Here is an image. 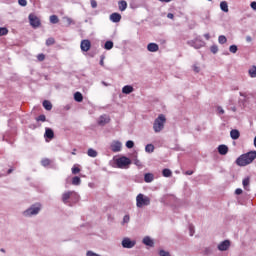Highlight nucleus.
I'll return each mask as SVG.
<instances>
[{
    "label": "nucleus",
    "instance_id": "nucleus-1",
    "mask_svg": "<svg viewBox=\"0 0 256 256\" xmlns=\"http://www.w3.org/2000/svg\"><path fill=\"white\" fill-rule=\"evenodd\" d=\"M256 159V151H250L245 154H242L240 157L236 159V165L239 167H246V165H250L252 161Z\"/></svg>",
    "mask_w": 256,
    "mask_h": 256
},
{
    "label": "nucleus",
    "instance_id": "nucleus-2",
    "mask_svg": "<svg viewBox=\"0 0 256 256\" xmlns=\"http://www.w3.org/2000/svg\"><path fill=\"white\" fill-rule=\"evenodd\" d=\"M167 121V118H165V115L160 114L153 123V130L156 133H161L162 129H165V123Z\"/></svg>",
    "mask_w": 256,
    "mask_h": 256
},
{
    "label": "nucleus",
    "instance_id": "nucleus-3",
    "mask_svg": "<svg viewBox=\"0 0 256 256\" xmlns=\"http://www.w3.org/2000/svg\"><path fill=\"white\" fill-rule=\"evenodd\" d=\"M149 205H151V198H149L148 196H145L142 193L137 195V197H136V207H138V209H141L143 207H147Z\"/></svg>",
    "mask_w": 256,
    "mask_h": 256
},
{
    "label": "nucleus",
    "instance_id": "nucleus-4",
    "mask_svg": "<svg viewBox=\"0 0 256 256\" xmlns=\"http://www.w3.org/2000/svg\"><path fill=\"white\" fill-rule=\"evenodd\" d=\"M39 211H41V204L36 203L31 205L27 210L23 212L24 217H33V215H39Z\"/></svg>",
    "mask_w": 256,
    "mask_h": 256
},
{
    "label": "nucleus",
    "instance_id": "nucleus-5",
    "mask_svg": "<svg viewBox=\"0 0 256 256\" xmlns=\"http://www.w3.org/2000/svg\"><path fill=\"white\" fill-rule=\"evenodd\" d=\"M116 165L118 169H129V165H131V159L127 156H121L116 159Z\"/></svg>",
    "mask_w": 256,
    "mask_h": 256
},
{
    "label": "nucleus",
    "instance_id": "nucleus-6",
    "mask_svg": "<svg viewBox=\"0 0 256 256\" xmlns=\"http://www.w3.org/2000/svg\"><path fill=\"white\" fill-rule=\"evenodd\" d=\"M71 197H74L76 199V201H79V195H77V193L73 192V191H68V192H64L62 194V202L65 205L69 204V199H71Z\"/></svg>",
    "mask_w": 256,
    "mask_h": 256
},
{
    "label": "nucleus",
    "instance_id": "nucleus-7",
    "mask_svg": "<svg viewBox=\"0 0 256 256\" xmlns=\"http://www.w3.org/2000/svg\"><path fill=\"white\" fill-rule=\"evenodd\" d=\"M28 19L31 27H33L34 29H37V27L41 26V20L35 14H29Z\"/></svg>",
    "mask_w": 256,
    "mask_h": 256
},
{
    "label": "nucleus",
    "instance_id": "nucleus-8",
    "mask_svg": "<svg viewBox=\"0 0 256 256\" xmlns=\"http://www.w3.org/2000/svg\"><path fill=\"white\" fill-rule=\"evenodd\" d=\"M188 45H190V47H194V49H201V47H205V41L196 38L194 40L188 41Z\"/></svg>",
    "mask_w": 256,
    "mask_h": 256
},
{
    "label": "nucleus",
    "instance_id": "nucleus-9",
    "mask_svg": "<svg viewBox=\"0 0 256 256\" xmlns=\"http://www.w3.org/2000/svg\"><path fill=\"white\" fill-rule=\"evenodd\" d=\"M135 244H136V242L129 238H124L122 240V247L124 249H133V247H135Z\"/></svg>",
    "mask_w": 256,
    "mask_h": 256
},
{
    "label": "nucleus",
    "instance_id": "nucleus-10",
    "mask_svg": "<svg viewBox=\"0 0 256 256\" xmlns=\"http://www.w3.org/2000/svg\"><path fill=\"white\" fill-rule=\"evenodd\" d=\"M229 247H231L230 240H224L220 244H218V251H228Z\"/></svg>",
    "mask_w": 256,
    "mask_h": 256
},
{
    "label": "nucleus",
    "instance_id": "nucleus-11",
    "mask_svg": "<svg viewBox=\"0 0 256 256\" xmlns=\"http://www.w3.org/2000/svg\"><path fill=\"white\" fill-rule=\"evenodd\" d=\"M80 48H81V51H84L85 53H87V51H89V49H91V41L82 40L81 44H80Z\"/></svg>",
    "mask_w": 256,
    "mask_h": 256
},
{
    "label": "nucleus",
    "instance_id": "nucleus-12",
    "mask_svg": "<svg viewBox=\"0 0 256 256\" xmlns=\"http://www.w3.org/2000/svg\"><path fill=\"white\" fill-rule=\"evenodd\" d=\"M122 144L120 141H114L112 142L110 149L113 151V153H119L121 151Z\"/></svg>",
    "mask_w": 256,
    "mask_h": 256
},
{
    "label": "nucleus",
    "instance_id": "nucleus-13",
    "mask_svg": "<svg viewBox=\"0 0 256 256\" xmlns=\"http://www.w3.org/2000/svg\"><path fill=\"white\" fill-rule=\"evenodd\" d=\"M44 137H45L46 141H47V139H49V141H51V139L55 138V132L51 128H45Z\"/></svg>",
    "mask_w": 256,
    "mask_h": 256
},
{
    "label": "nucleus",
    "instance_id": "nucleus-14",
    "mask_svg": "<svg viewBox=\"0 0 256 256\" xmlns=\"http://www.w3.org/2000/svg\"><path fill=\"white\" fill-rule=\"evenodd\" d=\"M219 155H227L229 153V147L225 144H221L217 148Z\"/></svg>",
    "mask_w": 256,
    "mask_h": 256
},
{
    "label": "nucleus",
    "instance_id": "nucleus-15",
    "mask_svg": "<svg viewBox=\"0 0 256 256\" xmlns=\"http://www.w3.org/2000/svg\"><path fill=\"white\" fill-rule=\"evenodd\" d=\"M109 121H111V119L109 118V116L107 115H101L98 119V125H101L102 127L104 125H107V123H109Z\"/></svg>",
    "mask_w": 256,
    "mask_h": 256
},
{
    "label": "nucleus",
    "instance_id": "nucleus-16",
    "mask_svg": "<svg viewBox=\"0 0 256 256\" xmlns=\"http://www.w3.org/2000/svg\"><path fill=\"white\" fill-rule=\"evenodd\" d=\"M147 50L150 52V53H157V51H159V45L157 43H149L147 45Z\"/></svg>",
    "mask_w": 256,
    "mask_h": 256
},
{
    "label": "nucleus",
    "instance_id": "nucleus-17",
    "mask_svg": "<svg viewBox=\"0 0 256 256\" xmlns=\"http://www.w3.org/2000/svg\"><path fill=\"white\" fill-rule=\"evenodd\" d=\"M110 21H112V23H119V21H121V14L114 12L110 15Z\"/></svg>",
    "mask_w": 256,
    "mask_h": 256
},
{
    "label": "nucleus",
    "instance_id": "nucleus-18",
    "mask_svg": "<svg viewBox=\"0 0 256 256\" xmlns=\"http://www.w3.org/2000/svg\"><path fill=\"white\" fill-rule=\"evenodd\" d=\"M144 181L145 183H153L155 181V175L153 173H145Z\"/></svg>",
    "mask_w": 256,
    "mask_h": 256
},
{
    "label": "nucleus",
    "instance_id": "nucleus-19",
    "mask_svg": "<svg viewBox=\"0 0 256 256\" xmlns=\"http://www.w3.org/2000/svg\"><path fill=\"white\" fill-rule=\"evenodd\" d=\"M133 91H135V89L131 85H126L122 88V93H124V95H131Z\"/></svg>",
    "mask_w": 256,
    "mask_h": 256
},
{
    "label": "nucleus",
    "instance_id": "nucleus-20",
    "mask_svg": "<svg viewBox=\"0 0 256 256\" xmlns=\"http://www.w3.org/2000/svg\"><path fill=\"white\" fill-rule=\"evenodd\" d=\"M230 137L234 141H237V139H239V137H241V133L239 132V130L233 129L230 131Z\"/></svg>",
    "mask_w": 256,
    "mask_h": 256
},
{
    "label": "nucleus",
    "instance_id": "nucleus-21",
    "mask_svg": "<svg viewBox=\"0 0 256 256\" xmlns=\"http://www.w3.org/2000/svg\"><path fill=\"white\" fill-rule=\"evenodd\" d=\"M142 243L147 247H153V245H155V242H153V240L149 236L144 237Z\"/></svg>",
    "mask_w": 256,
    "mask_h": 256
},
{
    "label": "nucleus",
    "instance_id": "nucleus-22",
    "mask_svg": "<svg viewBox=\"0 0 256 256\" xmlns=\"http://www.w3.org/2000/svg\"><path fill=\"white\" fill-rule=\"evenodd\" d=\"M42 105L46 111H51L53 109V104H51V101L49 100H44Z\"/></svg>",
    "mask_w": 256,
    "mask_h": 256
},
{
    "label": "nucleus",
    "instance_id": "nucleus-23",
    "mask_svg": "<svg viewBox=\"0 0 256 256\" xmlns=\"http://www.w3.org/2000/svg\"><path fill=\"white\" fill-rule=\"evenodd\" d=\"M220 9L221 11H223L224 13H229V5L227 4L226 1H222L220 3Z\"/></svg>",
    "mask_w": 256,
    "mask_h": 256
},
{
    "label": "nucleus",
    "instance_id": "nucleus-24",
    "mask_svg": "<svg viewBox=\"0 0 256 256\" xmlns=\"http://www.w3.org/2000/svg\"><path fill=\"white\" fill-rule=\"evenodd\" d=\"M74 101L81 103L83 101V94L81 92L74 93Z\"/></svg>",
    "mask_w": 256,
    "mask_h": 256
},
{
    "label": "nucleus",
    "instance_id": "nucleus-25",
    "mask_svg": "<svg viewBox=\"0 0 256 256\" xmlns=\"http://www.w3.org/2000/svg\"><path fill=\"white\" fill-rule=\"evenodd\" d=\"M118 7L120 11H125L127 9V1L121 0L118 2Z\"/></svg>",
    "mask_w": 256,
    "mask_h": 256
},
{
    "label": "nucleus",
    "instance_id": "nucleus-26",
    "mask_svg": "<svg viewBox=\"0 0 256 256\" xmlns=\"http://www.w3.org/2000/svg\"><path fill=\"white\" fill-rule=\"evenodd\" d=\"M163 177H171L173 175V172L169 168H164L162 170Z\"/></svg>",
    "mask_w": 256,
    "mask_h": 256
},
{
    "label": "nucleus",
    "instance_id": "nucleus-27",
    "mask_svg": "<svg viewBox=\"0 0 256 256\" xmlns=\"http://www.w3.org/2000/svg\"><path fill=\"white\" fill-rule=\"evenodd\" d=\"M87 155H88V157L95 158V157H97L98 153L95 149L89 148L88 152H87Z\"/></svg>",
    "mask_w": 256,
    "mask_h": 256
},
{
    "label": "nucleus",
    "instance_id": "nucleus-28",
    "mask_svg": "<svg viewBox=\"0 0 256 256\" xmlns=\"http://www.w3.org/2000/svg\"><path fill=\"white\" fill-rule=\"evenodd\" d=\"M104 49H106V51H111V49H113V41H106L104 44Z\"/></svg>",
    "mask_w": 256,
    "mask_h": 256
},
{
    "label": "nucleus",
    "instance_id": "nucleus-29",
    "mask_svg": "<svg viewBox=\"0 0 256 256\" xmlns=\"http://www.w3.org/2000/svg\"><path fill=\"white\" fill-rule=\"evenodd\" d=\"M146 153H153L155 151V146L153 144H147L145 147Z\"/></svg>",
    "mask_w": 256,
    "mask_h": 256
},
{
    "label": "nucleus",
    "instance_id": "nucleus-30",
    "mask_svg": "<svg viewBox=\"0 0 256 256\" xmlns=\"http://www.w3.org/2000/svg\"><path fill=\"white\" fill-rule=\"evenodd\" d=\"M50 23H52L53 25H57V23H59V17L57 15H51Z\"/></svg>",
    "mask_w": 256,
    "mask_h": 256
},
{
    "label": "nucleus",
    "instance_id": "nucleus-31",
    "mask_svg": "<svg viewBox=\"0 0 256 256\" xmlns=\"http://www.w3.org/2000/svg\"><path fill=\"white\" fill-rule=\"evenodd\" d=\"M72 185H81V178L79 176H74L72 178Z\"/></svg>",
    "mask_w": 256,
    "mask_h": 256
},
{
    "label": "nucleus",
    "instance_id": "nucleus-32",
    "mask_svg": "<svg viewBox=\"0 0 256 256\" xmlns=\"http://www.w3.org/2000/svg\"><path fill=\"white\" fill-rule=\"evenodd\" d=\"M218 43H220V45H225V43H227V37H225V35H220L218 37Z\"/></svg>",
    "mask_w": 256,
    "mask_h": 256
},
{
    "label": "nucleus",
    "instance_id": "nucleus-33",
    "mask_svg": "<svg viewBox=\"0 0 256 256\" xmlns=\"http://www.w3.org/2000/svg\"><path fill=\"white\" fill-rule=\"evenodd\" d=\"M9 29L6 27H0V37H5V35H8Z\"/></svg>",
    "mask_w": 256,
    "mask_h": 256
},
{
    "label": "nucleus",
    "instance_id": "nucleus-34",
    "mask_svg": "<svg viewBox=\"0 0 256 256\" xmlns=\"http://www.w3.org/2000/svg\"><path fill=\"white\" fill-rule=\"evenodd\" d=\"M41 165L42 167H49V165H51V160H49V158H44L41 161Z\"/></svg>",
    "mask_w": 256,
    "mask_h": 256
},
{
    "label": "nucleus",
    "instance_id": "nucleus-35",
    "mask_svg": "<svg viewBox=\"0 0 256 256\" xmlns=\"http://www.w3.org/2000/svg\"><path fill=\"white\" fill-rule=\"evenodd\" d=\"M212 254H213V248H211V247L204 248L203 255L209 256V255H212Z\"/></svg>",
    "mask_w": 256,
    "mask_h": 256
},
{
    "label": "nucleus",
    "instance_id": "nucleus-36",
    "mask_svg": "<svg viewBox=\"0 0 256 256\" xmlns=\"http://www.w3.org/2000/svg\"><path fill=\"white\" fill-rule=\"evenodd\" d=\"M47 47H51V45H55V38L50 37L46 40Z\"/></svg>",
    "mask_w": 256,
    "mask_h": 256
},
{
    "label": "nucleus",
    "instance_id": "nucleus-37",
    "mask_svg": "<svg viewBox=\"0 0 256 256\" xmlns=\"http://www.w3.org/2000/svg\"><path fill=\"white\" fill-rule=\"evenodd\" d=\"M249 75L252 78H256V66H253L250 70H249Z\"/></svg>",
    "mask_w": 256,
    "mask_h": 256
},
{
    "label": "nucleus",
    "instance_id": "nucleus-38",
    "mask_svg": "<svg viewBox=\"0 0 256 256\" xmlns=\"http://www.w3.org/2000/svg\"><path fill=\"white\" fill-rule=\"evenodd\" d=\"M249 183H250L249 177L243 179L242 185H243L244 189H247V187H249Z\"/></svg>",
    "mask_w": 256,
    "mask_h": 256
},
{
    "label": "nucleus",
    "instance_id": "nucleus-39",
    "mask_svg": "<svg viewBox=\"0 0 256 256\" xmlns=\"http://www.w3.org/2000/svg\"><path fill=\"white\" fill-rule=\"evenodd\" d=\"M126 147L127 149H133L135 147V142H133V140H128L126 142Z\"/></svg>",
    "mask_w": 256,
    "mask_h": 256
},
{
    "label": "nucleus",
    "instance_id": "nucleus-40",
    "mask_svg": "<svg viewBox=\"0 0 256 256\" xmlns=\"http://www.w3.org/2000/svg\"><path fill=\"white\" fill-rule=\"evenodd\" d=\"M229 51L230 53H237V51H239V48L237 47V45L233 44L229 47Z\"/></svg>",
    "mask_w": 256,
    "mask_h": 256
},
{
    "label": "nucleus",
    "instance_id": "nucleus-41",
    "mask_svg": "<svg viewBox=\"0 0 256 256\" xmlns=\"http://www.w3.org/2000/svg\"><path fill=\"white\" fill-rule=\"evenodd\" d=\"M79 173H81V169H80L79 167H77L76 165H74V166L72 167V174H73V175H77V174H79Z\"/></svg>",
    "mask_w": 256,
    "mask_h": 256
},
{
    "label": "nucleus",
    "instance_id": "nucleus-42",
    "mask_svg": "<svg viewBox=\"0 0 256 256\" xmlns=\"http://www.w3.org/2000/svg\"><path fill=\"white\" fill-rule=\"evenodd\" d=\"M36 121H42V123H45V121H47V117L45 114H41L36 118Z\"/></svg>",
    "mask_w": 256,
    "mask_h": 256
},
{
    "label": "nucleus",
    "instance_id": "nucleus-43",
    "mask_svg": "<svg viewBox=\"0 0 256 256\" xmlns=\"http://www.w3.org/2000/svg\"><path fill=\"white\" fill-rule=\"evenodd\" d=\"M210 51L215 55L219 51V47L217 45H212Z\"/></svg>",
    "mask_w": 256,
    "mask_h": 256
},
{
    "label": "nucleus",
    "instance_id": "nucleus-44",
    "mask_svg": "<svg viewBox=\"0 0 256 256\" xmlns=\"http://www.w3.org/2000/svg\"><path fill=\"white\" fill-rule=\"evenodd\" d=\"M189 233H190V237H193V235H195V226L194 225H189Z\"/></svg>",
    "mask_w": 256,
    "mask_h": 256
},
{
    "label": "nucleus",
    "instance_id": "nucleus-45",
    "mask_svg": "<svg viewBox=\"0 0 256 256\" xmlns=\"http://www.w3.org/2000/svg\"><path fill=\"white\" fill-rule=\"evenodd\" d=\"M159 255L160 256H171V254L165 250H160L159 251Z\"/></svg>",
    "mask_w": 256,
    "mask_h": 256
},
{
    "label": "nucleus",
    "instance_id": "nucleus-46",
    "mask_svg": "<svg viewBox=\"0 0 256 256\" xmlns=\"http://www.w3.org/2000/svg\"><path fill=\"white\" fill-rule=\"evenodd\" d=\"M18 4L21 7H27V0H18Z\"/></svg>",
    "mask_w": 256,
    "mask_h": 256
},
{
    "label": "nucleus",
    "instance_id": "nucleus-47",
    "mask_svg": "<svg viewBox=\"0 0 256 256\" xmlns=\"http://www.w3.org/2000/svg\"><path fill=\"white\" fill-rule=\"evenodd\" d=\"M90 5H91L92 9H97V1L96 0H91Z\"/></svg>",
    "mask_w": 256,
    "mask_h": 256
},
{
    "label": "nucleus",
    "instance_id": "nucleus-48",
    "mask_svg": "<svg viewBox=\"0 0 256 256\" xmlns=\"http://www.w3.org/2000/svg\"><path fill=\"white\" fill-rule=\"evenodd\" d=\"M217 111L219 115H223L225 113V110H223V108L221 106L217 107Z\"/></svg>",
    "mask_w": 256,
    "mask_h": 256
},
{
    "label": "nucleus",
    "instance_id": "nucleus-49",
    "mask_svg": "<svg viewBox=\"0 0 256 256\" xmlns=\"http://www.w3.org/2000/svg\"><path fill=\"white\" fill-rule=\"evenodd\" d=\"M100 65H101V67H105V56H101V58H100Z\"/></svg>",
    "mask_w": 256,
    "mask_h": 256
},
{
    "label": "nucleus",
    "instance_id": "nucleus-50",
    "mask_svg": "<svg viewBox=\"0 0 256 256\" xmlns=\"http://www.w3.org/2000/svg\"><path fill=\"white\" fill-rule=\"evenodd\" d=\"M130 216L129 215H125L124 218H123V223H129L130 221Z\"/></svg>",
    "mask_w": 256,
    "mask_h": 256
},
{
    "label": "nucleus",
    "instance_id": "nucleus-51",
    "mask_svg": "<svg viewBox=\"0 0 256 256\" xmlns=\"http://www.w3.org/2000/svg\"><path fill=\"white\" fill-rule=\"evenodd\" d=\"M37 58L38 61H45V54H39Z\"/></svg>",
    "mask_w": 256,
    "mask_h": 256
},
{
    "label": "nucleus",
    "instance_id": "nucleus-52",
    "mask_svg": "<svg viewBox=\"0 0 256 256\" xmlns=\"http://www.w3.org/2000/svg\"><path fill=\"white\" fill-rule=\"evenodd\" d=\"M235 194H236V195H242V194H243V189L237 188V189L235 190Z\"/></svg>",
    "mask_w": 256,
    "mask_h": 256
},
{
    "label": "nucleus",
    "instance_id": "nucleus-53",
    "mask_svg": "<svg viewBox=\"0 0 256 256\" xmlns=\"http://www.w3.org/2000/svg\"><path fill=\"white\" fill-rule=\"evenodd\" d=\"M250 7L251 9H253L254 11H256V1H253L250 3Z\"/></svg>",
    "mask_w": 256,
    "mask_h": 256
},
{
    "label": "nucleus",
    "instance_id": "nucleus-54",
    "mask_svg": "<svg viewBox=\"0 0 256 256\" xmlns=\"http://www.w3.org/2000/svg\"><path fill=\"white\" fill-rule=\"evenodd\" d=\"M67 23H68V25H75V22H73V19H71V18H67Z\"/></svg>",
    "mask_w": 256,
    "mask_h": 256
},
{
    "label": "nucleus",
    "instance_id": "nucleus-55",
    "mask_svg": "<svg viewBox=\"0 0 256 256\" xmlns=\"http://www.w3.org/2000/svg\"><path fill=\"white\" fill-rule=\"evenodd\" d=\"M193 69H194L195 73H199V71H201V69L196 65L193 66Z\"/></svg>",
    "mask_w": 256,
    "mask_h": 256
},
{
    "label": "nucleus",
    "instance_id": "nucleus-56",
    "mask_svg": "<svg viewBox=\"0 0 256 256\" xmlns=\"http://www.w3.org/2000/svg\"><path fill=\"white\" fill-rule=\"evenodd\" d=\"M175 15H173V13H168L167 14V18L168 19H174Z\"/></svg>",
    "mask_w": 256,
    "mask_h": 256
},
{
    "label": "nucleus",
    "instance_id": "nucleus-57",
    "mask_svg": "<svg viewBox=\"0 0 256 256\" xmlns=\"http://www.w3.org/2000/svg\"><path fill=\"white\" fill-rule=\"evenodd\" d=\"M134 164H136L137 167H141V161H139L137 159L134 161Z\"/></svg>",
    "mask_w": 256,
    "mask_h": 256
},
{
    "label": "nucleus",
    "instance_id": "nucleus-58",
    "mask_svg": "<svg viewBox=\"0 0 256 256\" xmlns=\"http://www.w3.org/2000/svg\"><path fill=\"white\" fill-rule=\"evenodd\" d=\"M204 37L207 41H209V39H211V35H209V33L204 34Z\"/></svg>",
    "mask_w": 256,
    "mask_h": 256
},
{
    "label": "nucleus",
    "instance_id": "nucleus-59",
    "mask_svg": "<svg viewBox=\"0 0 256 256\" xmlns=\"http://www.w3.org/2000/svg\"><path fill=\"white\" fill-rule=\"evenodd\" d=\"M246 41H247V43H251V41H253V38H251V36H247Z\"/></svg>",
    "mask_w": 256,
    "mask_h": 256
},
{
    "label": "nucleus",
    "instance_id": "nucleus-60",
    "mask_svg": "<svg viewBox=\"0 0 256 256\" xmlns=\"http://www.w3.org/2000/svg\"><path fill=\"white\" fill-rule=\"evenodd\" d=\"M185 175H193V170H187V171L185 172Z\"/></svg>",
    "mask_w": 256,
    "mask_h": 256
},
{
    "label": "nucleus",
    "instance_id": "nucleus-61",
    "mask_svg": "<svg viewBox=\"0 0 256 256\" xmlns=\"http://www.w3.org/2000/svg\"><path fill=\"white\" fill-rule=\"evenodd\" d=\"M64 109H65L66 111H69V109H71V105L67 104V105L64 107Z\"/></svg>",
    "mask_w": 256,
    "mask_h": 256
},
{
    "label": "nucleus",
    "instance_id": "nucleus-62",
    "mask_svg": "<svg viewBox=\"0 0 256 256\" xmlns=\"http://www.w3.org/2000/svg\"><path fill=\"white\" fill-rule=\"evenodd\" d=\"M161 3H171V0H159Z\"/></svg>",
    "mask_w": 256,
    "mask_h": 256
},
{
    "label": "nucleus",
    "instance_id": "nucleus-63",
    "mask_svg": "<svg viewBox=\"0 0 256 256\" xmlns=\"http://www.w3.org/2000/svg\"><path fill=\"white\" fill-rule=\"evenodd\" d=\"M11 173H13V168L8 169V171H7L8 175H11Z\"/></svg>",
    "mask_w": 256,
    "mask_h": 256
},
{
    "label": "nucleus",
    "instance_id": "nucleus-64",
    "mask_svg": "<svg viewBox=\"0 0 256 256\" xmlns=\"http://www.w3.org/2000/svg\"><path fill=\"white\" fill-rule=\"evenodd\" d=\"M102 85H104V87H109V84H107L105 81H102Z\"/></svg>",
    "mask_w": 256,
    "mask_h": 256
}]
</instances>
